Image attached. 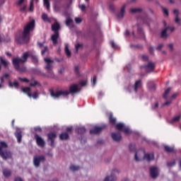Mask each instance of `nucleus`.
<instances>
[{"label": "nucleus", "mask_w": 181, "mask_h": 181, "mask_svg": "<svg viewBox=\"0 0 181 181\" xmlns=\"http://www.w3.org/2000/svg\"><path fill=\"white\" fill-rule=\"evenodd\" d=\"M29 57H30L34 64H37V63H39V59L36 55L30 54L29 52H25L22 54L21 58L16 57L12 59V64L15 70H16V71H19V73H25V71H26V66L23 64L28 62V59H29Z\"/></svg>", "instance_id": "obj_1"}, {"label": "nucleus", "mask_w": 181, "mask_h": 181, "mask_svg": "<svg viewBox=\"0 0 181 181\" xmlns=\"http://www.w3.org/2000/svg\"><path fill=\"white\" fill-rule=\"evenodd\" d=\"M35 20L28 22L24 27L23 31L16 35V42L18 45H26L30 40V32L35 29Z\"/></svg>", "instance_id": "obj_2"}, {"label": "nucleus", "mask_w": 181, "mask_h": 181, "mask_svg": "<svg viewBox=\"0 0 181 181\" xmlns=\"http://www.w3.org/2000/svg\"><path fill=\"white\" fill-rule=\"evenodd\" d=\"M44 62L45 63V70L48 74V77H54V74L53 73V64L54 62L50 58H44Z\"/></svg>", "instance_id": "obj_3"}, {"label": "nucleus", "mask_w": 181, "mask_h": 181, "mask_svg": "<svg viewBox=\"0 0 181 181\" xmlns=\"http://www.w3.org/2000/svg\"><path fill=\"white\" fill-rule=\"evenodd\" d=\"M175 26H166V22L164 21V28L162 30L160 36L163 39H168L172 32H175Z\"/></svg>", "instance_id": "obj_4"}, {"label": "nucleus", "mask_w": 181, "mask_h": 181, "mask_svg": "<svg viewBox=\"0 0 181 181\" xmlns=\"http://www.w3.org/2000/svg\"><path fill=\"white\" fill-rule=\"evenodd\" d=\"M50 95L52 97V98H60V97H67L69 94H70V92L69 90H59L57 91H54L52 89L49 90Z\"/></svg>", "instance_id": "obj_5"}, {"label": "nucleus", "mask_w": 181, "mask_h": 181, "mask_svg": "<svg viewBox=\"0 0 181 181\" xmlns=\"http://www.w3.org/2000/svg\"><path fill=\"white\" fill-rule=\"evenodd\" d=\"M117 175H119V170L114 168L111 173L104 178L103 181H117L118 180Z\"/></svg>", "instance_id": "obj_6"}, {"label": "nucleus", "mask_w": 181, "mask_h": 181, "mask_svg": "<svg viewBox=\"0 0 181 181\" xmlns=\"http://www.w3.org/2000/svg\"><path fill=\"white\" fill-rule=\"evenodd\" d=\"M46 162V157L45 156H35L33 158V164L35 168H39L40 166V163H43Z\"/></svg>", "instance_id": "obj_7"}, {"label": "nucleus", "mask_w": 181, "mask_h": 181, "mask_svg": "<svg viewBox=\"0 0 181 181\" xmlns=\"http://www.w3.org/2000/svg\"><path fill=\"white\" fill-rule=\"evenodd\" d=\"M116 128L118 131H122L126 134H131L132 132L127 126H125L124 123H118L116 124Z\"/></svg>", "instance_id": "obj_8"}, {"label": "nucleus", "mask_w": 181, "mask_h": 181, "mask_svg": "<svg viewBox=\"0 0 181 181\" xmlns=\"http://www.w3.org/2000/svg\"><path fill=\"white\" fill-rule=\"evenodd\" d=\"M145 156V151L144 150H139L136 152L134 155V160L136 162H141L144 160V157Z\"/></svg>", "instance_id": "obj_9"}, {"label": "nucleus", "mask_w": 181, "mask_h": 181, "mask_svg": "<svg viewBox=\"0 0 181 181\" xmlns=\"http://www.w3.org/2000/svg\"><path fill=\"white\" fill-rule=\"evenodd\" d=\"M141 87H142V81L139 80L135 82L133 86L132 87L129 86V88H127V91H129V93H131V88H133L134 93H136L138 90H140V88H141Z\"/></svg>", "instance_id": "obj_10"}, {"label": "nucleus", "mask_w": 181, "mask_h": 181, "mask_svg": "<svg viewBox=\"0 0 181 181\" xmlns=\"http://www.w3.org/2000/svg\"><path fill=\"white\" fill-rule=\"evenodd\" d=\"M47 136L48 142L50 141L49 146L52 147L54 146V139H56L57 136L56 132H49L47 134Z\"/></svg>", "instance_id": "obj_11"}, {"label": "nucleus", "mask_w": 181, "mask_h": 181, "mask_svg": "<svg viewBox=\"0 0 181 181\" xmlns=\"http://www.w3.org/2000/svg\"><path fill=\"white\" fill-rule=\"evenodd\" d=\"M105 125L100 126V127H95L93 129L91 130V134H94V135H100L101 132L104 130L105 128Z\"/></svg>", "instance_id": "obj_12"}, {"label": "nucleus", "mask_w": 181, "mask_h": 181, "mask_svg": "<svg viewBox=\"0 0 181 181\" xmlns=\"http://www.w3.org/2000/svg\"><path fill=\"white\" fill-rule=\"evenodd\" d=\"M150 175L153 179H156L159 176V169L156 167H151L150 168Z\"/></svg>", "instance_id": "obj_13"}, {"label": "nucleus", "mask_w": 181, "mask_h": 181, "mask_svg": "<svg viewBox=\"0 0 181 181\" xmlns=\"http://www.w3.org/2000/svg\"><path fill=\"white\" fill-rule=\"evenodd\" d=\"M34 138L38 146H41L42 148H43V146H45V145L46 144L45 140H43L38 134H35Z\"/></svg>", "instance_id": "obj_14"}, {"label": "nucleus", "mask_w": 181, "mask_h": 181, "mask_svg": "<svg viewBox=\"0 0 181 181\" xmlns=\"http://www.w3.org/2000/svg\"><path fill=\"white\" fill-rule=\"evenodd\" d=\"M80 91H81V89L76 84H72L69 86V94H76V93H80Z\"/></svg>", "instance_id": "obj_15"}, {"label": "nucleus", "mask_w": 181, "mask_h": 181, "mask_svg": "<svg viewBox=\"0 0 181 181\" xmlns=\"http://www.w3.org/2000/svg\"><path fill=\"white\" fill-rule=\"evenodd\" d=\"M146 71H147V73H151L152 71H153V70H155V63L152 62H149L147 65H146L144 66Z\"/></svg>", "instance_id": "obj_16"}, {"label": "nucleus", "mask_w": 181, "mask_h": 181, "mask_svg": "<svg viewBox=\"0 0 181 181\" xmlns=\"http://www.w3.org/2000/svg\"><path fill=\"white\" fill-rule=\"evenodd\" d=\"M111 136L115 142H120L121 139H122V136H121V134L118 132L112 133Z\"/></svg>", "instance_id": "obj_17"}, {"label": "nucleus", "mask_w": 181, "mask_h": 181, "mask_svg": "<svg viewBox=\"0 0 181 181\" xmlns=\"http://www.w3.org/2000/svg\"><path fill=\"white\" fill-rule=\"evenodd\" d=\"M155 159V156L153 155V153H145L143 158V160H146L147 162H151V160H153Z\"/></svg>", "instance_id": "obj_18"}, {"label": "nucleus", "mask_w": 181, "mask_h": 181, "mask_svg": "<svg viewBox=\"0 0 181 181\" xmlns=\"http://www.w3.org/2000/svg\"><path fill=\"white\" fill-rule=\"evenodd\" d=\"M60 35L59 33H54L52 36H51V40L53 43V45H57L58 41L57 40L59 39Z\"/></svg>", "instance_id": "obj_19"}, {"label": "nucleus", "mask_w": 181, "mask_h": 181, "mask_svg": "<svg viewBox=\"0 0 181 181\" xmlns=\"http://www.w3.org/2000/svg\"><path fill=\"white\" fill-rule=\"evenodd\" d=\"M1 156L4 160L11 159L12 158V153L11 151H4Z\"/></svg>", "instance_id": "obj_20"}, {"label": "nucleus", "mask_w": 181, "mask_h": 181, "mask_svg": "<svg viewBox=\"0 0 181 181\" xmlns=\"http://www.w3.org/2000/svg\"><path fill=\"white\" fill-rule=\"evenodd\" d=\"M127 8V4H124L122 6V7L120 9V12L117 15V18H119V19H122V18H124V16L125 15V9Z\"/></svg>", "instance_id": "obj_21"}, {"label": "nucleus", "mask_w": 181, "mask_h": 181, "mask_svg": "<svg viewBox=\"0 0 181 181\" xmlns=\"http://www.w3.org/2000/svg\"><path fill=\"white\" fill-rule=\"evenodd\" d=\"M52 30L54 33H59V30H60V24H59V23L52 24Z\"/></svg>", "instance_id": "obj_22"}, {"label": "nucleus", "mask_w": 181, "mask_h": 181, "mask_svg": "<svg viewBox=\"0 0 181 181\" xmlns=\"http://www.w3.org/2000/svg\"><path fill=\"white\" fill-rule=\"evenodd\" d=\"M69 138L70 136L67 132H64L59 134V139H61V141H67V139H69Z\"/></svg>", "instance_id": "obj_23"}, {"label": "nucleus", "mask_w": 181, "mask_h": 181, "mask_svg": "<svg viewBox=\"0 0 181 181\" xmlns=\"http://www.w3.org/2000/svg\"><path fill=\"white\" fill-rule=\"evenodd\" d=\"M73 23H74V21L70 18H68L65 21V24L68 28H74V25Z\"/></svg>", "instance_id": "obj_24"}, {"label": "nucleus", "mask_w": 181, "mask_h": 181, "mask_svg": "<svg viewBox=\"0 0 181 181\" xmlns=\"http://www.w3.org/2000/svg\"><path fill=\"white\" fill-rule=\"evenodd\" d=\"M21 91H23V93H25V94H27V95H28L29 97H32V93L30 92V88L29 87H25L21 88Z\"/></svg>", "instance_id": "obj_25"}, {"label": "nucleus", "mask_w": 181, "mask_h": 181, "mask_svg": "<svg viewBox=\"0 0 181 181\" xmlns=\"http://www.w3.org/2000/svg\"><path fill=\"white\" fill-rule=\"evenodd\" d=\"M42 21H44V22H48V23H52V18H49L47 16V14L43 13L42 14Z\"/></svg>", "instance_id": "obj_26"}, {"label": "nucleus", "mask_w": 181, "mask_h": 181, "mask_svg": "<svg viewBox=\"0 0 181 181\" xmlns=\"http://www.w3.org/2000/svg\"><path fill=\"white\" fill-rule=\"evenodd\" d=\"M64 52L67 57H71V51L69 49V44H65Z\"/></svg>", "instance_id": "obj_27"}, {"label": "nucleus", "mask_w": 181, "mask_h": 181, "mask_svg": "<svg viewBox=\"0 0 181 181\" xmlns=\"http://www.w3.org/2000/svg\"><path fill=\"white\" fill-rule=\"evenodd\" d=\"M164 148L165 152H168L169 153L175 152V146L170 147L169 146H164Z\"/></svg>", "instance_id": "obj_28"}, {"label": "nucleus", "mask_w": 181, "mask_h": 181, "mask_svg": "<svg viewBox=\"0 0 181 181\" xmlns=\"http://www.w3.org/2000/svg\"><path fill=\"white\" fill-rule=\"evenodd\" d=\"M137 33L138 35H139L140 37H145V33H144V30H142V28L139 26L137 27Z\"/></svg>", "instance_id": "obj_29"}, {"label": "nucleus", "mask_w": 181, "mask_h": 181, "mask_svg": "<svg viewBox=\"0 0 181 181\" xmlns=\"http://www.w3.org/2000/svg\"><path fill=\"white\" fill-rule=\"evenodd\" d=\"M142 8H132L131 9H130V12L132 13H141V12H142Z\"/></svg>", "instance_id": "obj_30"}, {"label": "nucleus", "mask_w": 181, "mask_h": 181, "mask_svg": "<svg viewBox=\"0 0 181 181\" xmlns=\"http://www.w3.org/2000/svg\"><path fill=\"white\" fill-rule=\"evenodd\" d=\"M15 136L17 139L18 144H21V142L22 141V132H16Z\"/></svg>", "instance_id": "obj_31"}, {"label": "nucleus", "mask_w": 181, "mask_h": 181, "mask_svg": "<svg viewBox=\"0 0 181 181\" xmlns=\"http://www.w3.org/2000/svg\"><path fill=\"white\" fill-rule=\"evenodd\" d=\"M76 134H79L81 135L82 134H84L86 132V128L84 127H78L76 129Z\"/></svg>", "instance_id": "obj_32"}, {"label": "nucleus", "mask_w": 181, "mask_h": 181, "mask_svg": "<svg viewBox=\"0 0 181 181\" xmlns=\"http://www.w3.org/2000/svg\"><path fill=\"white\" fill-rule=\"evenodd\" d=\"M0 63L5 68L8 67V64H9V62H8L6 60L4 59V58H2V57H0Z\"/></svg>", "instance_id": "obj_33"}, {"label": "nucleus", "mask_w": 181, "mask_h": 181, "mask_svg": "<svg viewBox=\"0 0 181 181\" xmlns=\"http://www.w3.org/2000/svg\"><path fill=\"white\" fill-rule=\"evenodd\" d=\"M181 119V115L180 114L178 116H175L173 119L170 122V124H173L174 122H179Z\"/></svg>", "instance_id": "obj_34"}, {"label": "nucleus", "mask_w": 181, "mask_h": 181, "mask_svg": "<svg viewBox=\"0 0 181 181\" xmlns=\"http://www.w3.org/2000/svg\"><path fill=\"white\" fill-rule=\"evenodd\" d=\"M170 93V88H168L167 90H165V93L163 95V98H164V100H168Z\"/></svg>", "instance_id": "obj_35"}, {"label": "nucleus", "mask_w": 181, "mask_h": 181, "mask_svg": "<svg viewBox=\"0 0 181 181\" xmlns=\"http://www.w3.org/2000/svg\"><path fill=\"white\" fill-rule=\"evenodd\" d=\"M70 170L72 172H76V170H80V166L78 165H71L69 167Z\"/></svg>", "instance_id": "obj_36"}, {"label": "nucleus", "mask_w": 181, "mask_h": 181, "mask_svg": "<svg viewBox=\"0 0 181 181\" xmlns=\"http://www.w3.org/2000/svg\"><path fill=\"white\" fill-rule=\"evenodd\" d=\"M8 86L10 87H15L16 88H19V83L18 81H14L13 83L9 82Z\"/></svg>", "instance_id": "obj_37"}, {"label": "nucleus", "mask_w": 181, "mask_h": 181, "mask_svg": "<svg viewBox=\"0 0 181 181\" xmlns=\"http://www.w3.org/2000/svg\"><path fill=\"white\" fill-rule=\"evenodd\" d=\"M175 165H176V160H175L167 162L168 168H173V166H175Z\"/></svg>", "instance_id": "obj_38"}, {"label": "nucleus", "mask_w": 181, "mask_h": 181, "mask_svg": "<svg viewBox=\"0 0 181 181\" xmlns=\"http://www.w3.org/2000/svg\"><path fill=\"white\" fill-rule=\"evenodd\" d=\"M81 49H83V44L77 43L75 45L76 53H78V50H81Z\"/></svg>", "instance_id": "obj_39"}, {"label": "nucleus", "mask_w": 181, "mask_h": 181, "mask_svg": "<svg viewBox=\"0 0 181 181\" xmlns=\"http://www.w3.org/2000/svg\"><path fill=\"white\" fill-rule=\"evenodd\" d=\"M44 6L47 9V11H50V2L49 0H43Z\"/></svg>", "instance_id": "obj_40"}, {"label": "nucleus", "mask_w": 181, "mask_h": 181, "mask_svg": "<svg viewBox=\"0 0 181 181\" xmlns=\"http://www.w3.org/2000/svg\"><path fill=\"white\" fill-rule=\"evenodd\" d=\"M11 171L10 170H8V169H4L3 170V174H4V176H5V177H9V176H11Z\"/></svg>", "instance_id": "obj_41"}, {"label": "nucleus", "mask_w": 181, "mask_h": 181, "mask_svg": "<svg viewBox=\"0 0 181 181\" xmlns=\"http://www.w3.org/2000/svg\"><path fill=\"white\" fill-rule=\"evenodd\" d=\"M78 8L82 12H86V11H87V7L84 4H79Z\"/></svg>", "instance_id": "obj_42"}, {"label": "nucleus", "mask_w": 181, "mask_h": 181, "mask_svg": "<svg viewBox=\"0 0 181 181\" xmlns=\"http://www.w3.org/2000/svg\"><path fill=\"white\" fill-rule=\"evenodd\" d=\"M148 88L151 90V91H155L156 90V85L154 83H151L148 86Z\"/></svg>", "instance_id": "obj_43"}, {"label": "nucleus", "mask_w": 181, "mask_h": 181, "mask_svg": "<svg viewBox=\"0 0 181 181\" xmlns=\"http://www.w3.org/2000/svg\"><path fill=\"white\" fill-rule=\"evenodd\" d=\"M0 148H1V149H4V148H8V144H6V142L5 141H1Z\"/></svg>", "instance_id": "obj_44"}, {"label": "nucleus", "mask_w": 181, "mask_h": 181, "mask_svg": "<svg viewBox=\"0 0 181 181\" xmlns=\"http://www.w3.org/2000/svg\"><path fill=\"white\" fill-rule=\"evenodd\" d=\"M162 9H163V13L166 16H169V11L168 10V8L161 6Z\"/></svg>", "instance_id": "obj_45"}, {"label": "nucleus", "mask_w": 181, "mask_h": 181, "mask_svg": "<svg viewBox=\"0 0 181 181\" xmlns=\"http://www.w3.org/2000/svg\"><path fill=\"white\" fill-rule=\"evenodd\" d=\"M18 80L20 81H23V83H29V79H28L27 78H21V77H18Z\"/></svg>", "instance_id": "obj_46"}, {"label": "nucleus", "mask_w": 181, "mask_h": 181, "mask_svg": "<svg viewBox=\"0 0 181 181\" xmlns=\"http://www.w3.org/2000/svg\"><path fill=\"white\" fill-rule=\"evenodd\" d=\"M110 121L111 124H115V122H117V119L112 117V115H110Z\"/></svg>", "instance_id": "obj_47"}, {"label": "nucleus", "mask_w": 181, "mask_h": 181, "mask_svg": "<svg viewBox=\"0 0 181 181\" xmlns=\"http://www.w3.org/2000/svg\"><path fill=\"white\" fill-rule=\"evenodd\" d=\"M33 8H34L33 0H31L30 2V8H29L30 12H33Z\"/></svg>", "instance_id": "obj_48"}, {"label": "nucleus", "mask_w": 181, "mask_h": 181, "mask_svg": "<svg viewBox=\"0 0 181 181\" xmlns=\"http://www.w3.org/2000/svg\"><path fill=\"white\" fill-rule=\"evenodd\" d=\"M175 22L177 25H180V18H179V16H177V14L175 16Z\"/></svg>", "instance_id": "obj_49"}, {"label": "nucleus", "mask_w": 181, "mask_h": 181, "mask_svg": "<svg viewBox=\"0 0 181 181\" xmlns=\"http://www.w3.org/2000/svg\"><path fill=\"white\" fill-rule=\"evenodd\" d=\"M110 45L112 49H117L118 47V45H117L114 41H110Z\"/></svg>", "instance_id": "obj_50"}, {"label": "nucleus", "mask_w": 181, "mask_h": 181, "mask_svg": "<svg viewBox=\"0 0 181 181\" xmlns=\"http://www.w3.org/2000/svg\"><path fill=\"white\" fill-rule=\"evenodd\" d=\"M35 86H40L37 81H35L33 83H30V87H35Z\"/></svg>", "instance_id": "obj_51"}, {"label": "nucleus", "mask_w": 181, "mask_h": 181, "mask_svg": "<svg viewBox=\"0 0 181 181\" xmlns=\"http://www.w3.org/2000/svg\"><path fill=\"white\" fill-rule=\"evenodd\" d=\"M74 71H75L76 74H77V75L80 74V69L78 68V66H75Z\"/></svg>", "instance_id": "obj_52"}, {"label": "nucleus", "mask_w": 181, "mask_h": 181, "mask_svg": "<svg viewBox=\"0 0 181 181\" xmlns=\"http://www.w3.org/2000/svg\"><path fill=\"white\" fill-rule=\"evenodd\" d=\"M87 85V81H81L79 82V86H81V87H84V86Z\"/></svg>", "instance_id": "obj_53"}, {"label": "nucleus", "mask_w": 181, "mask_h": 181, "mask_svg": "<svg viewBox=\"0 0 181 181\" xmlns=\"http://www.w3.org/2000/svg\"><path fill=\"white\" fill-rule=\"evenodd\" d=\"M46 52H49V48L46 46L44 47V49L41 51V54H45Z\"/></svg>", "instance_id": "obj_54"}, {"label": "nucleus", "mask_w": 181, "mask_h": 181, "mask_svg": "<svg viewBox=\"0 0 181 181\" xmlns=\"http://www.w3.org/2000/svg\"><path fill=\"white\" fill-rule=\"evenodd\" d=\"M129 149L132 152H134V151H136V147L135 146V145H130Z\"/></svg>", "instance_id": "obj_55"}, {"label": "nucleus", "mask_w": 181, "mask_h": 181, "mask_svg": "<svg viewBox=\"0 0 181 181\" xmlns=\"http://www.w3.org/2000/svg\"><path fill=\"white\" fill-rule=\"evenodd\" d=\"M64 70H65L64 66H62L60 69H59L58 73L59 74H63V73H64Z\"/></svg>", "instance_id": "obj_56"}, {"label": "nucleus", "mask_w": 181, "mask_h": 181, "mask_svg": "<svg viewBox=\"0 0 181 181\" xmlns=\"http://www.w3.org/2000/svg\"><path fill=\"white\" fill-rule=\"evenodd\" d=\"M163 47V44H160L156 49V50L160 51L162 50Z\"/></svg>", "instance_id": "obj_57"}, {"label": "nucleus", "mask_w": 181, "mask_h": 181, "mask_svg": "<svg viewBox=\"0 0 181 181\" xmlns=\"http://www.w3.org/2000/svg\"><path fill=\"white\" fill-rule=\"evenodd\" d=\"M26 5H24L23 6H22L21 8H20V11L21 12H26Z\"/></svg>", "instance_id": "obj_58"}, {"label": "nucleus", "mask_w": 181, "mask_h": 181, "mask_svg": "<svg viewBox=\"0 0 181 181\" xmlns=\"http://www.w3.org/2000/svg\"><path fill=\"white\" fill-rule=\"evenodd\" d=\"M109 8H110V11H112V12H114V11H115V6H114V4H110Z\"/></svg>", "instance_id": "obj_59"}, {"label": "nucleus", "mask_w": 181, "mask_h": 181, "mask_svg": "<svg viewBox=\"0 0 181 181\" xmlns=\"http://www.w3.org/2000/svg\"><path fill=\"white\" fill-rule=\"evenodd\" d=\"M75 22L76 23H81L82 20L80 18H75Z\"/></svg>", "instance_id": "obj_60"}, {"label": "nucleus", "mask_w": 181, "mask_h": 181, "mask_svg": "<svg viewBox=\"0 0 181 181\" xmlns=\"http://www.w3.org/2000/svg\"><path fill=\"white\" fill-rule=\"evenodd\" d=\"M172 104V101H167L165 103H163L161 107H165V105H170Z\"/></svg>", "instance_id": "obj_61"}, {"label": "nucleus", "mask_w": 181, "mask_h": 181, "mask_svg": "<svg viewBox=\"0 0 181 181\" xmlns=\"http://www.w3.org/2000/svg\"><path fill=\"white\" fill-rule=\"evenodd\" d=\"M31 97H33V98H37V91L34 92V93L33 95H31Z\"/></svg>", "instance_id": "obj_62"}, {"label": "nucleus", "mask_w": 181, "mask_h": 181, "mask_svg": "<svg viewBox=\"0 0 181 181\" xmlns=\"http://www.w3.org/2000/svg\"><path fill=\"white\" fill-rule=\"evenodd\" d=\"M66 132H71L73 131V127H69L66 129Z\"/></svg>", "instance_id": "obj_63"}, {"label": "nucleus", "mask_w": 181, "mask_h": 181, "mask_svg": "<svg viewBox=\"0 0 181 181\" xmlns=\"http://www.w3.org/2000/svg\"><path fill=\"white\" fill-rule=\"evenodd\" d=\"M14 181H23V180L22 177H16L14 179Z\"/></svg>", "instance_id": "obj_64"}]
</instances>
